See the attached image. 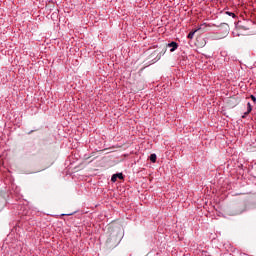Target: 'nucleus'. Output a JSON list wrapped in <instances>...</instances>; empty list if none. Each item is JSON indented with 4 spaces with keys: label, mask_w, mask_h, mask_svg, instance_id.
<instances>
[{
    "label": "nucleus",
    "mask_w": 256,
    "mask_h": 256,
    "mask_svg": "<svg viewBox=\"0 0 256 256\" xmlns=\"http://www.w3.org/2000/svg\"><path fill=\"white\" fill-rule=\"evenodd\" d=\"M117 179L123 180V173H117V174H113L111 177V181L112 183H115L117 181Z\"/></svg>",
    "instance_id": "nucleus-1"
},
{
    "label": "nucleus",
    "mask_w": 256,
    "mask_h": 256,
    "mask_svg": "<svg viewBox=\"0 0 256 256\" xmlns=\"http://www.w3.org/2000/svg\"><path fill=\"white\" fill-rule=\"evenodd\" d=\"M251 111H253V106H251V102H248L247 103V111L242 116V119H245V117H247V115H249V113H251Z\"/></svg>",
    "instance_id": "nucleus-2"
},
{
    "label": "nucleus",
    "mask_w": 256,
    "mask_h": 256,
    "mask_svg": "<svg viewBox=\"0 0 256 256\" xmlns=\"http://www.w3.org/2000/svg\"><path fill=\"white\" fill-rule=\"evenodd\" d=\"M168 47H171L170 51L171 53H173V51H175L177 47H179V44H177V42H171L168 44Z\"/></svg>",
    "instance_id": "nucleus-3"
},
{
    "label": "nucleus",
    "mask_w": 256,
    "mask_h": 256,
    "mask_svg": "<svg viewBox=\"0 0 256 256\" xmlns=\"http://www.w3.org/2000/svg\"><path fill=\"white\" fill-rule=\"evenodd\" d=\"M150 161L151 163H157V154H151Z\"/></svg>",
    "instance_id": "nucleus-4"
},
{
    "label": "nucleus",
    "mask_w": 256,
    "mask_h": 256,
    "mask_svg": "<svg viewBox=\"0 0 256 256\" xmlns=\"http://www.w3.org/2000/svg\"><path fill=\"white\" fill-rule=\"evenodd\" d=\"M195 33H197V30L191 31V32L188 34L187 38H188V39H193V37H195Z\"/></svg>",
    "instance_id": "nucleus-5"
},
{
    "label": "nucleus",
    "mask_w": 256,
    "mask_h": 256,
    "mask_svg": "<svg viewBox=\"0 0 256 256\" xmlns=\"http://www.w3.org/2000/svg\"><path fill=\"white\" fill-rule=\"evenodd\" d=\"M226 15H229V17H233V18L236 17L235 13L233 12H226Z\"/></svg>",
    "instance_id": "nucleus-6"
},
{
    "label": "nucleus",
    "mask_w": 256,
    "mask_h": 256,
    "mask_svg": "<svg viewBox=\"0 0 256 256\" xmlns=\"http://www.w3.org/2000/svg\"><path fill=\"white\" fill-rule=\"evenodd\" d=\"M250 99H252L253 103H256V97H255V95H251V96H250Z\"/></svg>",
    "instance_id": "nucleus-7"
},
{
    "label": "nucleus",
    "mask_w": 256,
    "mask_h": 256,
    "mask_svg": "<svg viewBox=\"0 0 256 256\" xmlns=\"http://www.w3.org/2000/svg\"><path fill=\"white\" fill-rule=\"evenodd\" d=\"M244 211H245V209L240 210V211L236 212L235 215H241V213H244Z\"/></svg>",
    "instance_id": "nucleus-8"
},
{
    "label": "nucleus",
    "mask_w": 256,
    "mask_h": 256,
    "mask_svg": "<svg viewBox=\"0 0 256 256\" xmlns=\"http://www.w3.org/2000/svg\"><path fill=\"white\" fill-rule=\"evenodd\" d=\"M203 27H207V24H201L200 28L198 29H203Z\"/></svg>",
    "instance_id": "nucleus-9"
}]
</instances>
